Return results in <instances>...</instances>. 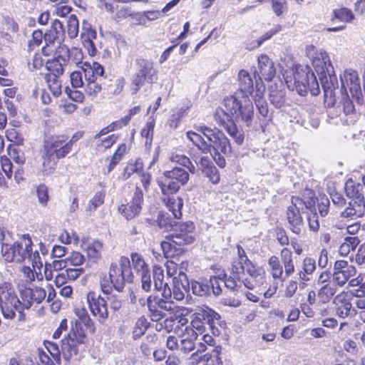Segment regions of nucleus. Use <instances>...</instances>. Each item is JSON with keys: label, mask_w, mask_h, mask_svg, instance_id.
Wrapping results in <instances>:
<instances>
[{"label": "nucleus", "mask_w": 365, "mask_h": 365, "mask_svg": "<svg viewBox=\"0 0 365 365\" xmlns=\"http://www.w3.org/2000/svg\"><path fill=\"white\" fill-rule=\"evenodd\" d=\"M173 305L176 307L177 308H179V309H182L180 312H177L176 310H166L167 312H170V313L174 314L175 322H178V326L176 328H178L180 326L181 327H187L188 320L185 316L187 314L188 309L182 306H178L175 302H173Z\"/></svg>", "instance_id": "nucleus-53"}, {"label": "nucleus", "mask_w": 365, "mask_h": 365, "mask_svg": "<svg viewBox=\"0 0 365 365\" xmlns=\"http://www.w3.org/2000/svg\"><path fill=\"white\" fill-rule=\"evenodd\" d=\"M354 14L351 11L347 8H340L333 11V17L331 21L338 19L340 21L348 23L353 20Z\"/></svg>", "instance_id": "nucleus-51"}, {"label": "nucleus", "mask_w": 365, "mask_h": 365, "mask_svg": "<svg viewBox=\"0 0 365 365\" xmlns=\"http://www.w3.org/2000/svg\"><path fill=\"white\" fill-rule=\"evenodd\" d=\"M191 288L192 293L197 296H206L211 293V288L207 280L193 281L191 282Z\"/></svg>", "instance_id": "nucleus-45"}, {"label": "nucleus", "mask_w": 365, "mask_h": 365, "mask_svg": "<svg viewBox=\"0 0 365 365\" xmlns=\"http://www.w3.org/2000/svg\"><path fill=\"white\" fill-rule=\"evenodd\" d=\"M131 259L134 269L139 274L149 272L148 264L140 254L133 253L131 255Z\"/></svg>", "instance_id": "nucleus-49"}, {"label": "nucleus", "mask_w": 365, "mask_h": 365, "mask_svg": "<svg viewBox=\"0 0 365 365\" xmlns=\"http://www.w3.org/2000/svg\"><path fill=\"white\" fill-rule=\"evenodd\" d=\"M153 282L157 290H161L163 287L165 289L168 285V283L164 282V270L159 265L153 267Z\"/></svg>", "instance_id": "nucleus-47"}, {"label": "nucleus", "mask_w": 365, "mask_h": 365, "mask_svg": "<svg viewBox=\"0 0 365 365\" xmlns=\"http://www.w3.org/2000/svg\"><path fill=\"white\" fill-rule=\"evenodd\" d=\"M183 204L184 202L182 198L172 196L168 198L166 206L175 219H180L182 216V208Z\"/></svg>", "instance_id": "nucleus-36"}, {"label": "nucleus", "mask_w": 365, "mask_h": 365, "mask_svg": "<svg viewBox=\"0 0 365 365\" xmlns=\"http://www.w3.org/2000/svg\"><path fill=\"white\" fill-rule=\"evenodd\" d=\"M80 71H74L70 74L71 83L73 88H83L85 85V79L83 78V71L81 66H79Z\"/></svg>", "instance_id": "nucleus-61"}, {"label": "nucleus", "mask_w": 365, "mask_h": 365, "mask_svg": "<svg viewBox=\"0 0 365 365\" xmlns=\"http://www.w3.org/2000/svg\"><path fill=\"white\" fill-rule=\"evenodd\" d=\"M87 338L83 331H71L68 334V337L62 340L61 351L63 357L66 360L78 353V345L83 344L86 342Z\"/></svg>", "instance_id": "nucleus-18"}, {"label": "nucleus", "mask_w": 365, "mask_h": 365, "mask_svg": "<svg viewBox=\"0 0 365 365\" xmlns=\"http://www.w3.org/2000/svg\"><path fill=\"white\" fill-rule=\"evenodd\" d=\"M280 257L284 269V277H289L295 271L292 252L289 249L284 248L281 251Z\"/></svg>", "instance_id": "nucleus-34"}, {"label": "nucleus", "mask_w": 365, "mask_h": 365, "mask_svg": "<svg viewBox=\"0 0 365 365\" xmlns=\"http://www.w3.org/2000/svg\"><path fill=\"white\" fill-rule=\"evenodd\" d=\"M197 312L203 320L210 324L212 329H213L214 324L220 319V314L208 307L202 308Z\"/></svg>", "instance_id": "nucleus-43"}, {"label": "nucleus", "mask_w": 365, "mask_h": 365, "mask_svg": "<svg viewBox=\"0 0 365 365\" xmlns=\"http://www.w3.org/2000/svg\"><path fill=\"white\" fill-rule=\"evenodd\" d=\"M178 2V1H170L161 11L150 10L145 11L147 22L158 19L163 16V14L167 13L170 9H172L177 4Z\"/></svg>", "instance_id": "nucleus-46"}, {"label": "nucleus", "mask_w": 365, "mask_h": 365, "mask_svg": "<svg viewBox=\"0 0 365 365\" xmlns=\"http://www.w3.org/2000/svg\"><path fill=\"white\" fill-rule=\"evenodd\" d=\"M261 272L262 274H264V272H262V270L257 269V272H256L255 276L252 277L250 274H249L250 277H246V278L242 277L241 275L242 274H239V275L237 274L238 282L242 285V289H243L244 290H245L246 289H254L255 287L257 284V277H259V279H263V277H262ZM235 277H237V275L235 274Z\"/></svg>", "instance_id": "nucleus-39"}, {"label": "nucleus", "mask_w": 365, "mask_h": 365, "mask_svg": "<svg viewBox=\"0 0 365 365\" xmlns=\"http://www.w3.org/2000/svg\"><path fill=\"white\" fill-rule=\"evenodd\" d=\"M193 329H187L180 343V350L188 353L194 349L195 341L197 339Z\"/></svg>", "instance_id": "nucleus-31"}, {"label": "nucleus", "mask_w": 365, "mask_h": 365, "mask_svg": "<svg viewBox=\"0 0 365 365\" xmlns=\"http://www.w3.org/2000/svg\"><path fill=\"white\" fill-rule=\"evenodd\" d=\"M304 202L302 199L292 197V205L288 207L287 218L292 231L295 234H299L303 225L302 217L299 211L303 209Z\"/></svg>", "instance_id": "nucleus-20"}, {"label": "nucleus", "mask_w": 365, "mask_h": 365, "mask_svg": "<svg viewBox=\"0 0 365 365\" xmlns=\"http://www.w3.org/2000/svg\"><path fill=\"white\" fill-rule=\"evenodd\" d=\"M65 38V31L63 24L59 20H54L50 29L44 34V41L46 45L42 48V53L44 56L51 55L54 49L55 41L61 43Z\"/></svg>", "instance_id": "nucleus-14"}, {"label": "nucleus", "mask_w": 365, "mask_h": 365, "mask_svg": "<svg viewBox=\"0 0 365 365\" xmlns=\"http://www.w3.org/2000/svg\"><path fill=\"white\" fill-rule=\"evenodd\" d=\"M281 29L282 26L280 25L276 26L274 29H272L263 35L259 40H257L247 46V48L249 50H252L260 46L264 41L269 39L273 35L281 31Z\"/></svg>", "instance_id": "nucleus-59"}, {"label": "nucleus", "mask_w": 365, "mask_h": 365, "mask_svg": "<svg viewBox=\"0 0 365 365\" xmlns=\"http://www.w3.org/2000/svg\"><path fill=\"white\" fill-rule=\"evenodd\" d=\"M280 71L287 88L304 96L309 91L312 95L319 93V86L314 73L308 66L297 63L292 57L285 56L279 63Z\"/></svg>", "instance_id": "nucleus-2"}, {"label": "nucleus", "mask_w": 365, "mask_h": 365, "mask_svg": "<svg viewBox=\"0 0 365 365\" xmlns=\"http://www.w3.org/2000/svg\"><path fill=\"white\" fill-rule=\"evenodd\" d=\"M53 58L60 61L63 65H68L70 63L69 48L66 45L59 43L56 48Z\"/></svg>", "instance_id": "nucleus-50"}, {"label": "nucleus", "mask_w": 365, "mask_h": 365, "mask_svg": "<svg viewBox=\"0 0 365 365\" xmlns=\"http://www.w3.org/2000/svg\"><path fill=\"white\" fill-rule=\"evenodd\" d=\"M87 302L91 314L99 323L103 324L108 317L106 300L94 292L87 294Z\"/></svg>", "instance_id": "nucleus-17"}, {"label": "nucleus", "mask_w": 365, "mask_h": 365, "mask_svg": "<svg viewBox=\"0 0 365 365\" xmlns=\"http://www.w3.org/2000/svg\"><path fill=\"white\" fill-rule=\"evenodd\" d=\"M32 240L29 235H23L20 241L15 242L12 246L8 244H1V252L7 262H21L28 259L32 264L33 267H42L38 250L33 251Z\"/></svg>", "instance_id": "nucleus-5"}, {"label": "nucleus", "mask_w": 365, "mask_h": 365, "mask_svg": "<svg viewBox=\"0 0 365 365\" xmlns=\"http://www.w3.org/2000/svg\"><path fill=\"white\" fill-rule=\"evenodd\" d=\"M138 72L133 76L131 79V91L136 93L145 82L154 83L158 80V70L155 68L153 62L140 59L138 60Z\"/></svg>", "instance_id": "nucleus-12"}, {"label": "nucleus", "mask_w": 365, "mask_h": 365, "mask_svg": "<svg viewBox=\"0 0 365 365\" xmlns=\"http://www.w3.org/2000/svg\"><path fill=\"white\" fill-rule=\"evenodd\" d=\"M257 73L260 79L267 81H271L275 77L274 63L267 55L262 54L258 57Z\"/></svg>", "instance_id": "nucleus-24"}, {"label": "nucleus", "mask_w": 365, "mask_h": 365, "mask_svg": "<svg viewBox=\"0 0 365 365\" xmlns=\"http://www.w3.org/2000/svg\"><path fill=\"white\" fill-rule=\"evenodd\" d=\"M59 76L55 75H46V80L50 91L55 97H58L61 93V82Z\"/></svg>", "instance_id": "nucleus-48"}, {"label": "nucleus", "mask_w": 365, "mask_h": 365, "mask_svg": "<svg viewBox=\"0 0 365 365\" xmlns=\"http://www.w3.org/2000/svg\"><path fill=\"white\" fill-rule=\"evenodd\" d=\"M168 158L171 162L187 168L191 173H195L196 171L195 166L191 163L190 158L185 155L172 152L170 153Z\"/></svg>", "instance_id": "nucleus-38"}, {"label": "nucleus", "mask_w": 365, "mask_h": 365, "mask_svg": "<svg viewBox=\"0 0 365 365\" xmlns=\"http://www.w3.org/2000/svg\"><path fill=\"white\" fill-rule=\"evenodd\" d=\"M143 163L140 158H137L134 162H130L125 168L123 176L128 178L132 174L138 173L143 170Z\"/></svg>", "instance_id": "nucleus-56"}, {"label": "nucleus", "mask_w": 365, "mask_h": 365, "mask_svg": "<svg viewBox=\"0 0 365 365\" xmlns=\"http://www.w3.org/2000/svg\"><path fill=\"white\" fill-rule=\"evenodd\" d=\"M269 272L274 279L284 280L283 267L277 256L272 255L268 259Z\"/></svg>", "instance_id": "nucleus-32"}, {"label": "nucleus", "mask_w": 365, "mask_h": 365, "mask_svg": "<svg viewBox=\"0 0 365 365\" xmlns=\"http://www.w3.org/2000/svg\"><path fill=\"white\" fill-rule=\"evenodd\" d=\"M36 192L38 202L42 206H46L49 200L48 187L44 184H40L36 186Z\"/></svg>", "instance_id": "nucleus-62"}, {"label": "nucleus", "mask_w": 365, "mask_h": 365, "mask_svg": "<svg viewBox=\"0 0 365 365\" xmlns=\"http://www.w3.org/2000/svg\"><path fill=\"white\" fill-rule=\"evenodd\" d=\"M305 53L319 76L324 96L332 98L334 91L338 88V80L328 53L313 45H308Z\"/></svg>", "instance_id": "nucleus-4"}, {"label": "nucleus", "mask_w": 365, "mask_h": 365, "mask_svg": "<svg viewBox=\"0 0 365 365\" xmlns=\"http://www.w3.org/2000/svg\"><path fill=\"white\" fill-rule=\"evenodd\" d=\"M195 225L188 221L181 223H175L173 233L168 240L161 242V248L165 255L168 257L174 255L173 250H176V245L191 244L195 241Z\"/></svg>", "instance_id": "nucleus-6"}, {"label": "nucleus", "mask_w": 365, "mask_h": 365, "mask_svg": "<svg viewBox=\"0 0 365 365\" xmlns=\"http://www.w3.org/2000/svg\"><path fill=\"white\" fill-rule=\"evenodd\" d=\"M96 31L92 28L91 24L86 21L82 23V32L81 34V38L83 47L87 50L88 53L91 56H94L97 53V48L93 42L96 39Z\"/></svg>", "instance_id": "nucleus-25"}, {"label": "nucleus", "mask_w": 365, "mask_h": 365, "mask_svg": "<svg viewBox=\"0 0 365 365\" xmlns=\"http://www.w3.org/2000/svg\"><path fill=\"white\" fill-rule=\"evenodd\" d=\"M356 272L355 266L347 261L336 260L333 267L332 279L339 287H342L356 274Z\"/></svg>", "instance_id": "nucleus-15"}, {"label": "nucleus", "mask_w": 365, "mask_h": 365, "mask_svg": "<svg viewBox=\"0 0 365 365\" xmlns=\"http://www.w3.org/2000/svg\"><path fill=\"white\" fill-rule=\"evenodd\" d=\"M237 82L238 91L224 98V106L231 113L237 115L248 123L254 117V107L251 101L255 93L253 79L247 70L241 69L238 72Z\"/></svg>", "instance_id": "nucleus-3"}, {"label": "nucleus", "mask_w": 365, "mask_h": 365, "mask_svg": "<svg viewBox=\"0 0 365 365\" xmlns=\"http://www.w3.org/2000/svg\"><path fill=\"white\" fill-rule=\"evenodd\" d=\"M163 175L164 178H172L182 185H185L190 178L188 173L180 168H174L170 170H166Z\"/></svg>", "instance_id": "nucleus-35"}, {"label": "nucleus", "mask_w": 365, "mask_h": 365, "mask_svg": "<svg viewBox=\"0 0 365 365\" xmlns=\"http://www.w3.org/2000/svg\"><path fill=\"white\" fill-rule=\"evenodd\" d=\"M359 240L356 237H347L344 242L341 244L339 248V253L341 256H347L351 251L355 250L359 243Z\"/></svg>", "instance_id": "nucleus-41"}, {"label": "nucleus", "mask_w": 365, "mask_h": 365, "mask_svg": "<svg viewBox=\"0 0 365 365\" xmlns=\"http://www.w3.org/2000/svg\"><path fill=\"white\" fill-rule=\"evenodd\" d=\"M149 323L147 319L144 317L139 318L135 322L134 329H133V337L139 338L140 337L148 327Z\"/></svg>", "instance_id": "nucleus-63"}, {"label": "nucleus", "mask_w": 365, "mask_h": 365, "mask_svg": "<svg viewBox=\"0 0 365 365\" xmlns=\"http://www.w3.org/2000/svg\"><path fill=\"white\" fill-rule=\"evenodd\" d=\"M81 68L85 78L84 91L89 98L93 99L102 90L101 81L104 69L100 63L95 61H85Z\"/></svg>", "instance_id": "nucleus-7"}, {"label": "nucleus", "mask_w": 365, "mask_h": 365, "mask_svg": "<svg viewBox=\"0 0 365 365\" xmlns=\"http://www.w3.org/2000/svg\"><path fill=\"white\" fill-rule=\"evenodd\" d=\"M187 138L203 153H209L207 142L198 133L189 130L186 133Z\"/></svg>", "instance_id": "nucleus-40"}, {"label": "nucleus", "mask_w": 365, "mask_h": 365, "mask_svg": "<svg viewBox=\"0 0 365 365\" xmlns=\"http://www.w3.org/2000/svg\"><path fill=\"white\" fill-rule=\"evenodd\" d=\"M173 291L171 292L170 288H168V290L167 291L165 288L163 291V296L165 299L168 297H171L173 296V299L177 301L182 300L185 297V293L187 292V289L189 286L186 274L183 271L180 270L178 277H175L173 279Z\"/></svg>", "instance_id": "nucleus-21"}, {"label": "nucleus", "mask_w": 365, "mask_h": 365, "mask_svg": "<svg viewBox=\"0 0 365 365\" xmlns=\"http://www.w3.org/2000/svg\"><path fill=\"white\" fill-rule=\"evenodd\" d=\"M79 24L75 15H71L67 22L68 36L71 39L75 38L78 34Z\"/></svg>", "instance_id": "nucleus-57"}, {"label": "nucleus", "mask_w": 365, "mask_h": 365, "mask_svg": "<svg viewBox=\"0 0 365 365\" xmlns=\"http://www.w3.org/2000/svg\"><path fill=\"white\" fill-rule=\"evenodd\" d=\"M68 65H63L60 61L54 58L46 62V68L51 72L48 75L59 76L64 73Z\"/></svg>", "instance_id": "nucleus-54"}, {"label": "nucleus", "mask_w": 365, "mask_h": 365, "mask_svg": "<svg viewBox=\"0 0 365 365\" xmlns=\"http://www.w3.org/2000/svg\"><path fill=\"white\" fill-rule=\"evenodd\" d=\"M75 314L78 317V319L82 322V323L88 328L91 329L92 332L95 331V328L93 327V323L90 318L87 310L84 307H76L74 309Z\"/></svg>", "instance_id": "nucleus-52"}, {"label": "nucleus", "mask_w": 365, "mask_h": 365, "mask_svg": "<svg viewBox=\"0 0 365 365\" xmlns=\"http://www.w3.org/2000/svg\"><path fill=\"white\" fill-rule=\"evenodd\" d=\"M103 250V244L101 241L93 240L90 242L86 249L88 259L94 263L98 262L101 259Z\"/></svg>", "instance_id": "nucleus-29"}, {"label": "nucleus", "mask_w": 365, "mask_h": 365, "mask_svg": "<svg viewBox=\"0 0 365 365\" xmlns=\"http://www.w3.org/2000/svg\"><path fill=\"white\" fill-rule=\"evenodd\" d=\"M202 321H204L203 319L201 317L198 312H196L195 317L191 322V326H187L185 328V331H187V329H193L195 330L194 333L196 334L197 337L198 335L202 334L205 330V324Z\"/></svg>", "instance_id": "nucleus-55"}, {"label": "nucleus", "mask_w": 365, "mask_h": 365, "mask_svg": "<svg viewBox=\"0 0 365 365\" xmlns=\"http://www.w3.org/2000/svg\"><path fill=\"white\" fill-rule=\"evenodd\" d=\"M225 109H227L225 108ZM215 120L219 123V125L222 126H225L230 122L232 120V118H235L236 120L243 122L246 124V125L250 126L252 123V120L250 122H247L241 118V117L237 116V115H234L231 113L230 111L226 110H223L221 108H218L216 109L214 114Z\"/></svg>", "instance_id": "nucleus-28"}, {"label": "nucleus", "mask_w": 365, "mask_h": 365, "mask_svg": "<svg viewBox=\"0 0 365 365\" xmlns=\"http://www.w3.org/2000/svg\"><path fill=\"white\" fill-rule=\"evenodd\" d=\"M158 184L164 195L173 194L178 192L180 185H182L180 183L172 178H164V180L162 181L159 180Z\"/></svg>", "instance_id": "nucleus-42"}, {"label": "nucleus", "mask_w": 365, "mask_h": 365, "mask_svg": "<svg viewBox=\"0 0 365 365\" xmlns=\"http://www.w3.org/2000/svg\"><path fill=\"white\" fill-rule=\"evenodd\" d=\"M197 130L200 132L207 140L209 153L216 155L218 153L228 155L231 153L232 148L229 139L224 133L217 128H209L205 125L197 127Z\"/></svg>", "instance_id": "nucleus-8"}, {"label": "nucleus", "mask_w": 365, "mask_h": 365, "mask_svg": "<svg viewBox=\"0 0 365 365\" xmlns=\"http://www.w3.org/2000/svg\"><path fill=\"white\" fill-rule=\"evenodd\" d=\"M360 184L346 183V192L351 198L349 206L341 213L343 217H361L365 213V197Z\"/></svg>", "instance_id": "nucleus-9"}, {"label": "nucleus", "mask_w": 365, "mask_h": 365, "mask_svg": "<svg viewBox=\"0 0 365 365\" xmlns=\"http://www.w3.org/2000/svg\"><path fill=\"white\" fill-rule=\"evenodd\" d=\"M43 148L59 160L72 150V143L66 135H54L44 140Z\"/></svg>", "instance_id": "nucleus-13"}, {"label": "nucleus", "mask_w": 365, "mask_h": 365, "mask_svg": "<svg viewBox=\"0 0 365 365\" xmlns=\"http://www.w3.org/2000/svg\"><path fill=\"white\" fill-rule=\"evenodd\" d=\"M341 88L348 95V91L352 97L359 98L361 94L360 80L356 71L352 68H346L340 75Z\"/></svg>", "instance_id": "nucleus-19"}, {"label": "nucleus", "mask_w": 365, "mask_h": 365, "mask_svg": "<svg viewBox=\"0 0 365 365\" xmlns=\"http://www.w3.org/2000/svg\"><path fill=\"white\" fill-rule=\"evenodd\" d=\"M315 269V260L311 257H306L303 260L302 269L298 273L299 279L304 282L309 281V275L312 274Z\"/></svg>", "instance_id": "nucleus-37"}, {"label": "nucleus", "mask_w": 365, "mask_h": 365, "mask_svg": "<svg viewBox=\"0 0 365 365\" xmlns=\"http://www.w3.org/2000/svg\"><path fill=\"white\" fill-rule=\"evenodd\" d=\"M41 171L43 175H48L52 173L55 168L58 159L45 150L43 148L41 150Z\"/></svg>", "instance_id": "nucleus-30"}, {"label": "nucleus", "mask_w": 365, "mask_h": 365, "mask_svg": "<svg viewBox=\"0 0 365 365\" xmlns=\"http://www.w3.org/2000/svg\"><path fill=\"white\" fill-rule=\"evenodd\" d=\"M44 346L46 351L49 353V354L53 358V360L56 363L61 362V351L58 348V346L52 341H45Z\"/></svg>", "instance_id": "nucleus-60"}, {"label": "nucleus", "mask_w": 365, "mask_h": 365, "mask_svg": "<svg viewBox=\"0 0 365 365\" xmlns=\"http://www.w3.org/2000/svg\"><path fill=\"white\" fill-rule=\"evenodd\" d=\"M143 203V193L141 189L137 187L134 191L131 200L127 204L118 206V210L126 220H130L138 217L142 210Z\"/></svg>", "instance_id": "nucleus-16"}, {"label": "nucleus", "mask_w": 365, "mask_h": 365, "mask_svg": "<svg viewBox=\"0 0 365 365\" xmlns=\"http://www.w3.org/2000/svg\"><path fill=\"white\" fill-rule=\"evenodd\" d=\"M269 98L270 103L276 108H280L285 103V92L281 81L269 86Z\"/></svg>", "instance_id": "nucleus-26"}, {"label": "nucleus", "mask_w": 365, "mask_h": 365, "mask_svg": "<svg viewBox=\"0 0 365 365\" xmlns=\"http://www.w3.org/2000/svg\"><path fill=\"white\" fill-rule=\"evenodd\" d=\"M66 259L67 264H70L71 265L75 267H79L82 265L86 261L84 255L76 251L72 252Z\"/></svg>", "instance_id": "nucleus-64"}, {"label": "nucleus", "mask_w": 365, "mask_h": 365, "mask_svg": "<svg viewBox=\"0 0 365 365\" xmlns=\"http://www.w3.org/2000/svg\"><path fill=\"white\" fill-rule=\"evenodd\" d=\"M131 300L133 303H138L142 307L147 305L151 314V319L155 322H158L163 318L164 314L163 310H176L177 312H180L182 310L175 307L173 301L158 299L151 295L147 298L139 297L138 295L134 296Z\"/></svg>", "instance_id": "nucleus-10"}, {"label": "nucleus", "mask_w": 365, "mask_h": 365, "mask_svg": "<svg viewBox=\"0 0 365 365\" xmlns=\"http://www.w3.org/2000/svg\"><path fill=\"white\" fill-rule=\"evenodd\" d=\"M339 285L331 279V283L323 285L317 292V296L323 303H327L336 293Z\"/></svg>", "instance_id": "nucleus-33"}, {"label": "nucleus", "mask_w": 365, "mask_h": 365, "mask_svg": "<svg viewBox=\"0 0 365 365\" xmlns=\"http://www.w3.org/2000/svg\"><path fill=\"white\" fill-rule=\"evenodd\" d=\"M264 86L258 83L255 86V93L252 99L255 101L256 107L258 109L259 115L263 118H267L269 114L268 106L264 100Z\"/></svg>", "instance_id": "nucleus-27"}, {"label": "nucleus", "mask_w": 365, "mask_h": 365, "mask_svg": "<svg viewBox=\"0 0 365 365\" xmlns=\"http://www.w3.org/2000/svg\"><path fill=\"white\" fill-rule=\"evenodd\" d=\"M46 297V291L40 287H25L20 290V299L7 283L0 284V311L6 319L12 320L18 314L19 321H24L25 309L41 304Z\"/></svg>", "instance_id": "nucleus-1"}, {"label": "nucleus", "mask_w": 365, "mask_h": 365, "mask_svg": "<svg viewBox=\"0 0 365 365\" xmlns=\"http://www.w3.org/2000/svg\"><path fill=\"white\" fill-rule=\"evenodd\" d=\"M224 128L237 145H240L242 144L244 141V133L241 130L237 128L233 120L224 126Z\"/></svg>", "instance_id": "nucleus-44"}, {"label": "nucleus", "mask_w": 365, "mask_h": 365, "mask_svg": "<svg viewBox=\"0 0 365 365\" xmlns=\"http://www.w3.org/2000/svg\"><path fill=\"white\" fill-rule=\"evenodd\" d=\"M238 261L234 262L232 264L231 269L234 274H244L245 272L251 276H255L257 269L252 262L248 259L245 251L240 245L237 246Z\"/></svg>", "instance_id": "nucleus-23"}, {"label": "nucleus", "mask_w": 365, "mask_h": 365, "mask_svg": "<svg viewBox=\"0 0 365 365\" xmlns=\"http://www.w3.org/2000/svg\"><path fill=\"white\" fill-rule=\"evenodd\" d=\"M109 279L112 280L114 289L120 292L125 283L133 281L130 262L128 257H120L118 263H112L109 269Z\"/></svg>", "instance_id": "nucleus-11"}, {"label": "nucleus", "mask_w": 365, "mask_h": 365, "mask_svg": "<svg viewBox=\"0 0 365 365\" xmlns=\"http://www.w3.org/2000/svg\"><path fill=\"white\" fill-rule=\"evenodd\" d=\"M208 284L211 288V292L217 296L222 293V287H225L224 278L219 276L211 277L208 281Z\"/></svg>", "instance_id": "nucleus-58"}, {"label": "nucleus", "mask_w": 365, "mask_h": 365, "mask_svg": "<svg viewBox=\"0 0 365 365\" xmlns=\"http://www.w3.org/2000/svg\"><path fill=\"white\" fill-rule=\"evenodd\" d=\"M334 305L336 315L341 319H346L351 315V312H355L352 309L351 297L348 292L342 291L336 294L332 300Z\"/></svg>", "instance_id": "nucleus-22"}]
</instances>
